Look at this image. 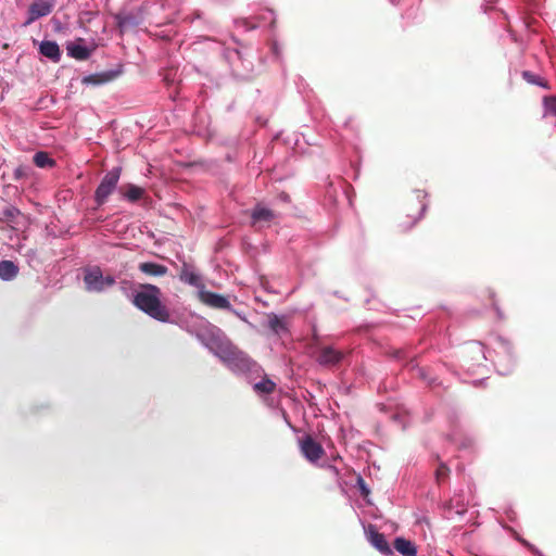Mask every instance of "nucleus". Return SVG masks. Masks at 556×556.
Instances as JSON below:
<instances>
[{
  "mask_svg": "<svg viewBox=\"0 0 556 556\" xmlns=\"http://www.w3.org/2000/svg\"><path fill=\"white\" fill-rule=\"evenodd\" d=\"M161 295L162 292L157 286L144 283L141 285V290L135 294L132 303L150 317L167 323L170 319V313L167 306L161 302Z\"/></svg>",
  "mask_w": 556,
  "mask_h": 556,
  "instance_id": "nucleus-1",
  "label": "nucleus"
},
{
  "mask_svg": "<svg viewBox=\"0 0 556 556\" xmlns=\"http://www.w3.org/2000/svg\"><path fill=\"white\" fill-rule=\"evenodd\" d=\"M426 195L425 191L416 190L404 201L399 216L401 230H409L421 219L427 208Z\"/></svg>",
  "mask_w": 556,
  "mask_h": 556,
  "instance_id": "nucleus-2",
  "label": "nucleus"
},
{
  "mask_svg": "<svg viewBox=\"0 0 556 556\" xmlns=\"http://www.w3.org/2000/svg\"><path fill=\"white\" fill-rule=\"evenodd\" d=\"M121 176V168L115 167L104 175L94 192V201L99 206L103 205L108 198L116 189Z\"/></svg>",
  "mask_w": 556,
  "mask_h": 556,
  "instance_id": "nucleus-3",
  "label": "nucleus"
},
{
  "mask_svg": "<svg viewBox=\"0 0 556 556\" xmlns=\"http://www.w3.org/2000/svg\"><path fill=\"white\" fill-rule=\"evenodd\" d=\"M84 281L88 291L97 292L103 291L115 283V279L112 276L103 277L99 267L88 270L85 274Z\"/></svg>",
  "mask_w": 556,
  "mask_h": 556,
  "instance_id": "nucleus-4",
  "label": "nucleus"
},
{
  "mask_svg": "<svg viewBox=\"0 0 556 556\" xmlns=\"http://www.w3.org/2000/svg\"><path fill=\"white\" fill-rule=\"evenodd\" d=\"M299 447L305 459L312 464L317 463L325 455L324 447L311 434L299 440Z\"/></svg>",
  "mask_w": 556,
  "mask_h": 556,
  "instance_id": "nucleus-5",
  "label": "nucleus"
},
{
  "mask_svg": "<svg viewBox=\"0 0 556 556\" xmlns=\"http://www.w3.org/2000/svg\"><path fill=\"white\" fill-rule=\"evenodd\" d=\"M345 357V354L336 350L333 346H321L316 354V362L324 367H334L339 365L342 359Z\"/></svg>",
  "mask_w": 556,
  "mask_h": 556,
  "instance_id": "nucleus-6",
  "label": "nucleus"
},
{
  "mask_svg": "<svg viewBox=\"0 0 556 556\" xmlns=\"http://www.w3.org/2000/svg\"><path fill=\"white\" fill-rule=\"evenodd\" d=\"M93 49L85 46V40L83 38H77L74 41H68L66 43L67 54L78 61H86L90 58Z\"/></svg>",
  "mask_w": 556,
  "mask_h": 556,
  "instance_id": "nucleus-7",
  "label": "nucleus"
},
{
  "mask_svg": "<svg viewBox=\"0 0 556 556\" xmlns=\"http://www.w3.org/2000/svg\"><path fill=\"white\" fill-rule=\"evenodd\" d=\"M200 299L204 304L214 308L228 309L231 306L227 298L211 291L201 292Z\"/></svg>",
  "mask_w": 556,
  "mask_h": 556,
  "instance_id": "nucleus-8",
  "label": "nucleus"
},
{
  "mask_svg": "<svg viewBox=\"0 0 556 556\" xmlns=\"http://www.w3.org/2000/svg\"><path fill=\"white\" fill-rule=\"evenodd\" d=\"M53 0H35L28 9L30 21L46 16L52 12Z\"/></svg>",
  "mask_w": 556,
  "mask_h": 556,
  "instance_id": "nucleus-9",
  "label": "nucleus"
},
{
  "mask_svg": "<svg viewBox=\"0 0 556 556\" xmlns=\"http://www.w3.org/2000/svg\"><path fill=\"white\" fill-rule=\"evenodd\" d=\"M276 217V214L274 211L257 204L251 213V218L253 224L257 223H269Z\"/></svg>",
  "mask_w": 556,
  "mask_h": 556,
  "instance_id": "nucleus-10",
  "label": "nucleus"
},
{
  "mask_svg": "<svg viewBox=\"0 0 556 556\" xmlns=\"http://www.w3.org/2000/svg\"><path fill=\"white\" fill-rule=\"evenodd\" d=\"M21 215L22 213L18 208L13 205H8L0 212V222L7 223L11 228L14 229L15 225L18 224V218Z\"/></svg>",
  "mask_w": 556,
  "mask_h": 556,
  "instance_id": "nucleus-11",
  "label": "nucleus"
},
{
  "mask_svg": "<svg viewBox=\"0 0 556 556\" xmlns=\"http://www.w3.org/2000/svg\"><path fill=\"white\" fill-rule=\"evenodd\" d=\"M138 268L141 273L153 277L165 276L168 271V268L166 266L152 262L140 263L138 265Z\"/></svg>",
  "mask_w": 556,
  "mask_h": 556,
  "instance_id": "nucleus-12",
  "label": "nucleus"
},
{
  "mask_svg": "<svg viewBox=\"0 0 556 556\" xmlns=\"http://www.w3.org/2000/svg\"><path fill=\"white\" fill-rule=\"evenodd\" d=\"M39 51L46 58L52 60L53 62H59L61 58V51L56 42L54 41H42L39 48Z\"/></svg>",
  "mask_w": 556,
  "mask_h": 556,
  "instance_id": "nucleus-13",
  "label": "nucleus"
},
{
  "mask_svg": "<svg viewBox=\"0 0 556 556\" xmlns=\"http://www.w3.org/2000/svg\"><path fill=\"white\" fill-rule=\"evenodd\" d=\"M119 193L125 199H127L129 202H136L142 198V195L144 193V189H142L141 187H138L136 185L129 184L127 186H122L119 188Z\"/></svg>",
  "mask_w": 556,
  "mask_h": 556,
  "instance_id": "nucleus-14",
  "label": "nucleus"
},
{
  "mask_svg": "<svg viewBox=\"0 0 556 556\" xmlns=\"http://www.w3.org/2000/svg\"><path fill=\"white\" fill-rule=\"evenodd\" d=\"M394 548L403 556H416L417 549L413 542L404 538H396L394 540Z\"/></svg>",
  "mask_w": 556,
  "mask_h": 556,
  "instance_id": "nucleus-15",
  "label": "nucleus"
},
{
  "mask_svg": "<svg viewBox=\"0 0 556 556\" xmlns=\"http://www.w3.org/2000/svg\"><path fill=\"white\" fill-rule=\"evenodd\" d=\"M370 543L383 554L389 555L392 553L384 535L378 531H372L370 533Z\"/></svg>",
  "mask_w": 556,
  "mask_h": 556,
  "instance_id": "nucleus-16",
  "label": "nucleus"
},
{
  "mask_svg": "<svg viewBox=\"0 0 556 556\" xmlns=\"http://www.w3.org/2000/svg\"><path fill=\"white\" fill-rule=\"evenodd\" d=\"M179 278L181 281L194 287H198L201 282L199 275L195 274L187 264L182 265V268L179 273Z\"/></svg>",
  "mask_w": 556,
  "mask_h": 556,
  "instance_id": "nucleus-17",
  "label": "nucleus"
},
{
  "mask_svg": "<svg viewBox=\"0 0 556 556\" xmlns=\"http://www.w3.org/2000/svg\"><path fill=\"white\" fill-rule=\"evenodd\" d=\"M18 273V267L12 261L0 262V278L4 280L13 279Z\"/></svg>",
  "mask_w": 556,
  "mask_h": 556,
  "instance_id": "nucleus-18",
  "label": "nucleus"
},
{
  "mask_svg": "<svg viewBox=\"0 0 556 556\" xmlns=\"http://www.w3.org/2000/svg\"><path fill=\"white\" fill-rule=\"evenodd\" d=\"M34 163L40 168H49L55 165V161L49 155V153L39 151L34 155Z\"/></svg>",
  "mask_w": 556,
  "mask_h": 556,
  "instance_id": "nucleus-19",
  "label": "nucleus"
},
{
  "mask_svg": "<svg viewBox=\"0 0 556 556\" xmlns=\"http://www.w3.org/2000/svg\"><path fill=\"white\" fill-rule=\"evenodd\" d=\"M276 383L268 378H263L254 384V390L258 393L270 394L275 391Z\"/></svg>",
  "mask_w": 556,
  "mask_h": 556,
  "instance_id": "nucleus-20",
  "label": "nucleus"
},
{
  "mask_svg": "<svg viewBox=\"0 0 556 556\" xmlns=\"http://www.w3.org/2000/svg\"><path fill=\"white\" fill-rule=\"evenodd\" d=\"M268 326L275 333H279L286 330V324L279 316L275 314H270L268 316Z\"/></svg>",
  "mask_w": 556,
  "mask_h": 556,
  "instance_id": "nucleus-21",
  "label": "nucleus"
},
{
  "mask_svg": "<svg viewBox=\"0 0 556 556\" xmlns=\"http://www.w3.org/2000/svg\"><path fill=\"white\" fill-rule=\"evenodd\" d=\"M450 476V468L444 464L440 463L435 469V480L439 484L445 482Z\"/></svg>",
  "mask_w": 556,
  "mask_h": 556,
  "instance_id": "nucleus-22",
  "label": "nucleus"
},
{
  "mask_svg": "<svg viewBox=\"0 0 556 556\" xmlns=\"http://www.w3.org/2000/svg\"><path fill=\"white\" fill-rule=\"evenodd\" d=\"M522 77L530 84H535V85H540L544 88H548V85L547 83H544L542 81V79L538 76H535L533 73L529 72V71H525L522 73Z\"/></svg>",
  "mask_w": 556,
  "mask_h": 556,
  "instance_id": "nucleus-23",
  "label": "nucleus"
},
{
  "mask_svg": "<svg viewBox=\"0 0 556 556\" xmlns=\"http://www.w3.org/2000/svg\"><path fill=\"white\" fill-rule=\"evenodd\" d=\"M544 103L546 111L556 116V97H546Z\"/></svg>",
  "mask_w": 556,
  "mask_h": 556,
  "instance_id": "nucleus-24",
  "label": "nucleus"
},
{
  "mask_svg": "<svg viewBox=\"0 0 556 556\" xmlns=\"http://www.w3.org/2000/svg\"><path fill=\"white\" fill-rule=\"evenodd\" d=\"M22 175H23V168H21V167L16 168L15 172H14V177L16 179H18V178L22 177Z\"/></svg>",
  "mask_w": 556,
  "mask_h": 556,
  "instance_id": "nucleus-25",
  "label": "nucleus"
},
{
  "mask_svg": "<svg viewBox=\"0 0 556 556\" xmlns=\"http://www.w3.org/2000/svg\"><path fill=\"white\" fill-rule=\"evenodd\" d=\"M281 198L285 201H289V195L287 193H281Z\"/></svg>",
  "mask_w": 556,
  "mask_h": 556,
  "instance_id": "nucleus-26",
  "label": "nucleus"
},
{
  "mask_svg": "<svg viewBox=\"0 0 556 556\" xmlns=\"http://www.w3.org/2000/svg\"><path fill=\"white\" fill-rule=\"evenodd\" d=\"M361 488H362L363 493H368V491L366 490V488L363 484L361 485Z\"/></svg>",
  "mask_w": 556,
  "mask_h": 556,
  "instance_id": "nucleus-27",
  "label": "nucleus"
},
{
  "mask_svg": "<svg viewBox=\"0 0 556 556\" xmlns=\"http://www.w3.org/2000/svg\"><path fill=\"white\" fill-rule=\"evenodd\" d=\"M400 353H401V351H396L395 356H396V357H399V356H400Z\"/></svg>",
  "mask_w": 556,
  "mask_h": 556,
  "instance_id": "nucleus-28",
  "label": "nucleus"
}]
</instances>
